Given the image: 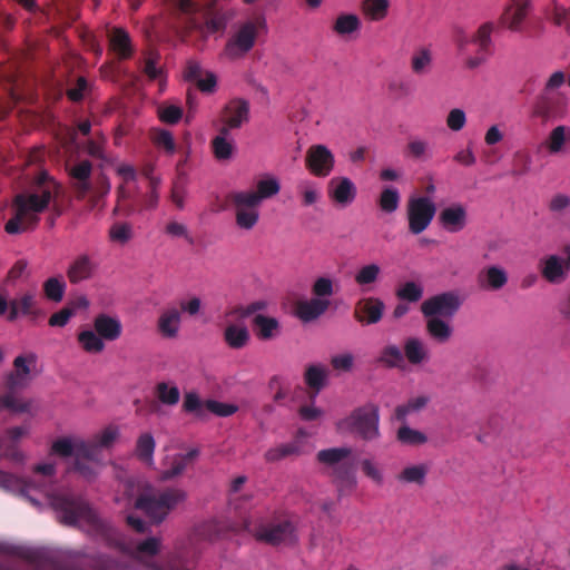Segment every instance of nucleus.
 I'll return each instance as SVG.
<instances>
[{
    "label": "nucleus",
    "instance_id": "obj_1",
    "mask_svg": "<svg viewBox=\"0 0 570 570\" xmlns=\"http://www.w3.org/2000/svg\"><path fill=\"white\" fill-rule=\"evenodd\" d=\"M0 488L19 493L38 505L41 500L52 507L58 519L69 525H77L87 532L109 535L112 529L83 501H76L61 494L49 493L46 489L27 484L16 476L0 471Z\"/></svg>",
    "mask_w": 570,
    "mask_h": 570
},
{
    "label": "nucleus",
    "instance_id": "obj_2",
    "mask_svg": "<svg viewBox=\"0 0 570 570\" xmlns=\"http://www.w3.org/2000/svg\"><path fill=\"white\" fill-rule=\"evenodd\" d=\"M130 497H135V507L146 513L156 523L163 522L169 512L185 502L187 493L177 488L157 492L146 480L130 481L127 484Z\"/></svg>",
    "mask_w": 570,
    "mask_h": 570
},
{
    "label": "nucleus",
    "instance_id": "obj_3",
    "mask_svg": "<svg viewBox=\"0 0 570 570\" xmlns=\"http://www.w3.org/2000/svg\"><path fill=\"white\" fill-rule=\"evenodd\" d=\"M50 199L51 190L48 186H40L36 190L18 195L13 203V216L6 224V232L20 234L32 228Z\"/></svg>",
    "mask_w": 570,
    "mask_h": 570
},
{
    "label": "nucleus",
    "instance_id": "obj_4",
    "mask_svg": "<svg viewBox=\"0 0 570 570\" xmlns=\"http://www.w3.org/2000/svg\"><path fill=\"white\" fill-rule=\"evenodd\" d=\"M493 29L492 22H484L472 36L463 30H458L455 36L458 52L464 57V66L468 69H475L485 61L492 43Z\"/></svg>",
    "mask_w": 570,
    "mask_h": 570
},
{
    "label": "nucleus",
    "instance_id": "obj_5",
    "mask_svg": "<svg viewBox=\"0 0 570 570\" xmlns=\"http://www.w3.org/2000/svg\"><path fill=\"white\" fill-rule=\"evenodd\" d=\"M50 451L60 456H73V469L83 479L90 480L95 476V469L90 464L92 451L88 441L82 438L72 434L59 436L52 442Z\"/></svg>",
    "mask_w": 570,
    "mask_h": 570
},
{
    "label": "nucleus",
    "instance_id": "obj_6",
    "mask_svg": "<svg viewBox=\"0 0 570 570\" xmlns=\"http://www.w3.org/2000/svg\"><path fill=\"white\" fill-rule=\"evenodd\" d=\"M337 430L342 433H355L364 440H375L380 436L379 407L367 403L355 409L348 416L337 422Z\"/></svg>",
    "mask_w": 570,
    "mask_h": 570
},
{
    "label": "nucleus",
    "instance_id": "obj_7",
    "mask_svg": "<svg viewBox=\"0 0 570 570\" xmlns=\"http://www.w3.org/2000/svg\"><path fill=\"white\" fill-rule=\"evenodd\" d=\"M244 528L256 540L277 546L296 541L295 527L289 521L272 522L262 517H255L244 522Z\"/></svg>",
    "mask_w": 570,
    "mask_h": 570
},
{
    "label": "nucleus",
    "instance_id": "obj_8",
    "mask_svg": "<svg viewBox=\"0 0 570 570\" xmlns=\"http://www.w3.org/2000/svg\"><path fill=\"white\" fill-rule=\"evenodd\" d=\"M262 307L263 304L261 303L252 304L246 308H239L226 315L224 340L230 348L239 350L248 344L250 334L244 318Z\"/></svg>",
    "mask_w": 570,
    "mask_h": 570
},
{
    "label": "nucleus",
    "instance_id": "obj_9",
    "mask_svg": "<svg viewBox=\"0 0 570 570\" xmlns=\"http://www.w3.org/2000/svg\"><path fill=\"white\" fill-rule=\"evenodd\" d=\"M165 452L163 469L159 474L163 481H169L181 475L198 455L197 449L181 444H169L165 446Z\"/></svg>",
    "mask_w": 570,
    "mask_h": 570
},
{
    "label": "nucleus",
    "instance_id": "obj_10",
    "mask_svg": "<svg viewBox=\"0 0 570 570\" xmlns=\"http://www.w3.org/2000/svg\"><path fill=\"white\" fill-rule=\"evenodd\" d=\"M265 27V20L256 17L242 22L226 45L225 53L237 58L248 52L255 45L258 31Z\"/></svg>",
    "mask_w": 570,
    "mask_h": 570
},
{
    "label": "nucleus",
    "instance_id": "obj_11",
    "mask_svg": "<svg viewBox=\"0 0 570 570\" xmlns=\"http://www.w3.org/2000/svg\"><path fill=\"white\" fill-rule=\"evenodd\" d=\"M435 215V204L429 197H411L407 203V219L410 230L417 235L424 232Z\"/></svg>",
    "mask_w": 570,
    "mask_h": 570
},
{
    "label": "nucleus",
    "instance_id": "obj_12",
    "mask_svg": "<svg viewBox=\"0 0 570 570\" xmlns=\"http://www.w3.org/2000/svg\"><path fill=\"white\" fill-rule=\"evenodd\" d=\"M461 306L458 293L450 291L433 295L421 304L423 316L452 318Z\"/></svg>",
    "mask_w": 570,
    "mask_h": 570
},
{
    "label": "nucleus",
    "instance_id": "obj_13",
    "mask_svg": "<svg viewBox=\"0 0 570 570\" xmlns=\"http://www.w3.org/2000/svg\"><path fill=\"white\" fill-rule=\"evenodd\" d=\"M304 164L313 176L325 178L334 170L335 156L326 145L315 144L307 148Z\"/></svg>",
    "mask_w": 570,
    "mask_h": 570
},
{
    "label": "nucleus",
    "instance_id": "obj_14",
    "mask_svg": "<svg viewBox=\"0 0 570 570\" xmlns=\"http://www.w3.org/2000/svg\"><path fill=\"white\" fill-rule=\"evenodd\" d=\"M232 203L235 210V222L238 228L252 230L259 220V206L244 193L232 194Z\"/></svg>",
    "mask_w": 570,
    "mask_h": 570
},
{
    "label": "nucleus",
    "instance_id": "obj_15",
    "mask_svg": "<svg viewBox=\"0 0 570 570\" xmlns=\"http://www.w3.org/2000/svg\"><path fill=\"white\" fill-rule=\"evenodd\" d=\"M328 198L338 208H347L357 196L355 183L347 176H335L328 181Z\"/></svg>",
    "mask_w": 570,
    "mask_h": 570
},
{
    "label": "nucleus",
    "instance_id": "obj_16",
    "mask_svg": "<svg viewBox=\"0 0 570 570\" xmlns=\"http://www.w3.org/2000/svg\"><path fill=\"white\" fill-rule=\"evenodd\" d=\"M121 429L116 424H109L100 429L95 433L91 441H88L89 446L92 451V456L90 458L91 468L95 469V475L98 473L101 468V462L98 458V452L101 450L111 449L120 439Z\"/></svg>",
    "mask_w": 570,
    "mask_h": 570
},
{
    "label": "nucleus",
    "instance_id": "obj_17",
    "mask_svg": "<svg viewBox=\"0 0 570 570\" xmlns=\"http://www.w3.org/2000/svg\"><path fill=\"white\" fill-rule=\"evenodd\" d=\"M439 220L443 229L449 233H458L465 228L469 222L466 205L462 203H452L443 207L439 215Z\"/></svg>",
    "mask_w": 570,
    "mask_h": 570
},
{
    "label": "nucleus",
    "instance_id": "obj_18",
    "mask_svg": "<svg viewBox=\"0 0 570 570\" xmlns=\"http://www.w3.org/2000/svg\"><path fill=\"white\" fill-rule=\"evenodd\" d=\"M252 200L261 205L264 200L277 196L281 191V180L271 173L261 175L253 189L240 190Z\"/></svg>",
    "mask_w": 570,
    "mask_h": 570
},
{
    "label": "nucleus",
    "instance_id": "obj_19",
    "mask_svg": "<svg viewBox=\"0 0 570 570\" xmlns=\"http://www.w3.org/2000/svg\"><path fill=\"white\" fill-rule=\"evenodd\" d=\"M383 301L375 296H365L355 304V318L366 325L379 323L384 314Z\"/></svg>",
    "mask_w": 570,
    "mask_h": 570
},
{
    "label": "nucleus",
    "instance_id": "obj_20",
    "mask_svg": "<svg viewBox=\"0 0 570 570\" xmlns=\"http://www.w3.org/2000/svg\"><path fill=\"white\" fill-rule=\"evenodd\" d=\"M478 285L488 292L501 291L509 282L508 271L499 265L491 264L484 266L478 274Z\"/></svg>",
    "mask_w": 570,
    "mask_h": 570
},
{
    "label": "nucleus",
    "instance_id": "obj_21",
    "mask_svg": "<svg viewBox=\"0 0 570 570\" xmlns=\"http://www.w3.org/2000/svg\"><path fill=\"white\" fill-rule=\"evenodd\" d=\"M381 279L382 267L375 262L361 265L353 275V281L362 293L375 291L381 283Z\"/></svg>",
    "mask_w": 570,
    "mask_h": 570
},
{
    "label": "nucleus",
    "instance_id": "obj_22",
    "mask_svg": "<svg viewBox=\"0 0 570 570\" xmlns=\"http://www.w3.org/2000/svg\"><path fill=\"white\" fill-rule=\"evenodd\" d=\"M37 356L33 353L20 355L14 360V372L10 377L13 387L28 384L37 374Z\"/></svg>",
    "mask_w": 570,
    "mask_h": 570
},
{
    "label": "nucleus",
    "instance_id": "obj_23",
    "mask_svg": "<svg viewBox=\"0 0 570 570\" xmlns=\"http://www.w3.org/2000/svg\"><path fill=\"white\" fill-rule=\"evenodd\" d=\"M120 547L130 558L138 561H146L160 551L161 540L156 537H150L140 542H124Z\"/></svg>",
    "mask_w": 570,
    "mask_h": 570
},
{
    "label": "nucleus",
    "instance_id": "obj_24",
    "mask_svg": "<svg viewBox=\"0 0 570 570\" xmlns=\"http://www.w3.org/2000/svg\"><path fill=\"white\" fill-rule=\"evenodd\" d=\"M249 119V106L244 100H233L224 109L222 121L227 131L237 129Z\"/></svg>",
    "mask_w": 570,
    "mask_h": 570
},
{
    "label": "nucleus",
    "instance_id": "obj_25",
    "mask_svg": "<svg viewBox=\"0 0 570 570\" xmlns=\"http://www.w3.org/2000/svg\"><path fill=\"white\" fill-rule=\"evenodd\" d=\"M331 302H324L315 296L301 298L295 305V315L304 323H309L322 316L330 307Z\"/></svg>",
    "mask_w": 570,
    "mask_h": 570
},
{
    "label": "nucleus",
    "instance_id": "obj_26",
    "mask_svg": "<svg viewBox=\"0 0 570 570\" xmlns=\"http://www.w3.org/2000/svg\"><path fill=\"white\" fill-rule=\"evenodd\" d=\"M540 272L551 284H560L566 278L567 261L558 255H548L540 259Z\"/></svg>",
    "mask_w": 570,
    "mask_h": 570
},
{
    "label": "nucleus",
    "instance_id": "obj_27",
    "mask_svg": "<svg viewBox=\"0 0 570 570\" xmlns=\"http://www.w3.org/2000/svg\"><path fill=\"white\" fill-rule=\"evenodd\" d=\"M212 150L215 158L219 161L232 160L237 150L236 141L227 128H220L218 134L212 140Z\"/></svg>",
    "mask_w": 570,
    "mask_h": 570
},
{
    "label": "nucleus",
    "instance_id": "obj_28",
    "mask_svg": "<svg viewBox=\"0 0 570 570\" xmlns=\"http://www.w3.org/2000/svg\"><path fill=\"white\" fill-rule=\"evenodd\" d=\"M185 77L195 81L203 92H214L217 86V77L209 70H204L198 62H189L185 71Z\"/></svg>",
    "mask_w": 570,
    "mask_h": 570
},
{
    "label": "nucleus",
    "instance_id": "obj_29",
    "mask_svg": "<svg viewBox=\"0 0 570 570\" xmlns=\"http://www.w3.org/2000/svg\"><path fill=\"white\" fill-rule=\"evenodd\" d=\"M37 295L33 292L23 293L9 303L8 320L16 321L22 316H35Z\"/></svg>",
    "mask_w": 570,
    "mask_h": 570
},
{
    "label": "nucleus",
    "instance_id": "obj_30",
    "mask_svg": "<svg viewBox=\"0 0 570 570\" xmlns=\"http://www.w3.org/2000/svg\"><path fill=\"white\" fill-rule=\"evenodd\" d=\"M155 449L156 440L154 435L150 432H142L136 440L134 455L146 466L155 469Z\"/></svg>",
    "mask_w": 570,
    "mask_h": 570
},
{
    "label": "nucleus",
    "instance_id": "obj_31",
    "mask_svg": "<svg viewBox=\"0 0 570 570\" xmlns=\"http://www.w3.org/2000/svg\"><path fill=\"white\" fill-rule=\"evenodd\" d=\"M403 354L412 365H422L430 361L429 346L419 337H410L404 342Z\"/></svg>",
    "mask_w": 570,
    "mask_h": 570
},
{
    "label": "nucleus",
    "instance_id": "obj_32",
    "mask_svg": "<svg viewBox=\"0 0 570 570\" xmlns=\"http://www.w3.org/2000/svg\"><path fill=\"white\" fill-rule=\"evenodd\" d=\"M94 328L105 341H116L122 333V324L120 320L107 314H100L95 317Z\"/></svg>",
    "mask_w": 570,
    "mask_h": 570
},
{
    "label": "nucleus",
    "instance_id": "obj_33",
    "mask_svg": "<svg viewBox=\"0 0 570 570\" xmlns=\"http://www.w3.org/2000/svg\"><path fill=\"white\" fill-rule=\"evenodd\" d=\"M352 454L348 446L328 448L317 452L316 460L327 469L337 470Z\"/></svg>",
    "mask_w": 570,
    "mask_h": 570
},
{
    "label": "nucleus",
    "instance_id": "obj_34",
    "mask_svg": "<svg viewBox=\"0 0 570 570\" xmlns=\"http://www.w3.org/2000/svg\"><path fill=\"white\" fill-rule=\"evenodd\" d=\"M529 3L525 1L513 0L507 7L501 16V23L510 30L517 31L520 29L524 18L528 14Z\"/></svg>",
    "mask_w": 570,
    "mask_h": 570
},
{
    "label": "nucleus",
    "instance_id": "obj_35",
    "mask_svg": "<svg viewBox=\"0 0 570 570\" xmlns=\"http://www.w3.org/2000/svg\"><path fill=\"white\" fill-rule=\"evenodd\" d=\"M97 268V264L87 255L78 256L67 271L71 283H79L90 278Z\"/></svg>",
    "mask_w": 570,
    "mask_h": 570
},
{
    "label": "nucleus",
    "instance_id": "obj_36",
    "mask_svg": "<svg viewBox=\"0 0 570 570\" xmlns=\"http://www.w3.org/2000/svg\"><path fill=\"white\" fill-rule=\"evenodd\" d=\"M360 28L361 19L356 13L352 12H341L332 24L333 32L343 38L352 37Z\"/></svg>",
    "mask_w": 570,
    "mask_h": 570
},
{
    "label": "nucleus",
    "instance_id": "obj_37",
    "mask_svg": "<svg viewBox=\"0 0 570 570\" xmlns=\"http://www.w3.org/2000/svg\"><path fill=\"white\" fill-rule=\"evenodd\" d=\"M297 193L303 207H315L322 199L320 184L309 178L299 180Z\"/></svg>",
    "mask_w": 570,
    "mask_h": 570
},
{
    "label": "nucleus",
    "instance_id": "obj_38",
    "mask_svg": "<svg viewBox=\"0 0 570 570\" xmlns=\"http://www.w3.org/2000/svg\"><path fill=\"white\" fill-rule=\"evenodd\" d=\"M180 312L175 308H167L158 318V330L164 337L175 338L180 330Z\"/></svg>",
    "mask_w": 570,
    "mask_h": 570
},
{
    "label": "nucleus",
    "instance_id": "obj_39",
    "mask_svg": "<svg viewBox=\"0 0 570 570\" xmlns=\"http://www.w3.org/2000/svg\"><path fill=\"white\" fill-rule=\"evenodd\" d=\"M426 318V331L429 335L438 343H446L453 335L452 325L448 320L433 316H424Z\"/></svg>",
    "mask_w": 570,
    "mask_h": 570
},
{
    "label": "nucleus",
    "instance_id": "obj_40",
    "mask_svg": "<svg viewBox=\"0 0 570 570\" xmlns=\"http://www.w3.org/2000/svg\"><path fill=\"white\" fill-rule=\"evenodd\" d=\"M68 170L79 194L85 195L90 190L91 185L89 178L91 174V164L89 161L82 160L78 164L70 165Z\"/></svg>",
    "mask_w": 570,
    "mask_h": 570
},
{
    "label": "nucleus",
    "instance_id": "obj_41",
    "mask_svg": "<svg viewBox=\"0 0 570 570\" xmlns=\"http://www.w3.org/2000/svg\"><path fill=\"white\" fill-rule=\"evenodd\" d=\"M337 288L338 281L335 276L322 275L314 279L311 291L316 298L331 302V297L336 293Z\"/></svg>",
    "mask_w": 570,
    "mask_h": 570
},
{
    "label": "nucleus",
    "instance_id": "obj_42",
    "mask_svg": "<svg viewBox=\"0 0 570 570\" xmlns=\"http://www.w3.org/2000/svg\"><path fill=\"white\" fill-rule=\"evenodd\" d=\"M77 340L81 350L89 354H100L106 347L105 340L95 328L80 331Z\"/></svg>",
    "mask_w": 570,
    "mask_h": 570
},
{
    "label": "nucleus",
    "instance_id": "obj_43",
    "mask_svg": "<svg viewBox=\"0 0 570 570\" xmlns=\"http://www.w3.org/2000/svg\"><path fill=\"white\" fill-rule=\"evenodd\" d=\"M306 434L303 431H298L297 438L295 441L289 443H284L276 445L272 449H269L265 458L268 461H278L282 460L285 456L293 455V454H299L302 452V445L299 443V438H305Z\"/></svg>",
    "mask_w": 570,
    "mask_h": 570
},
{
    "label": "nucleus",
    "instance_id": "obj_44",
    "mask_svg": "<svg viewBox=\"0 0 570 570\" xmlns=\"http://www.w3.org/2000/svg\"><path fill=\"white\" fill-rule=\"evenodd\" d=\"M428 474V466L423 463L409 464L397 475V481L403 484L423 485Z\"/></svg>",
    "mask_w": 570,
    "mask_h": 570
},
{
    "label": "nucleus",
    "instance_id": "obj_45",
    "mask_svg": "<svg viewBox=\"0 0 570 570\" xmlns=\"http://www.w3.org/2000/svg\"><path fill=\"white\" fill-rule=\"evenodd\" d=\"M254 326L256 334L261 340H272L279 334V323L274 317L262 314L256 315L254 318Z\"/></svg>",
    "mask_w": 570,
    "mask_h": 570
},
{
    "label": "nucleus",
    "instance_id": "obj_46",
    "mask_svg": "<svg viewBox=\"0 0 570 570\" xmlns=\"http://www.w3.org/2000/svg\"><path fill=\"white\" fill-rule=\"evenodd\" d=\"M429 403L430 396L425 394L414 395L406 403L395 409V415L399 420H405L407 416L423 411Z\"/></svg>",
    "mask_w": 570,
    "mask_h": 570
},
{
    "label": "nucleus",
    "instance_id": "obj_47",
    "mask_svg": "<svg viewBox=\"0 0 570 570\" xmlns=\"http://www.w3.org/2000/svg\"><path fill=\"white\" fill-rule=\"evenodd\" d=\"M328 370L325 365L313 364L306 368L305 382L306 384L318 393L327 382Z\"/></svg>",
    "mask_w": 570,
    "mask_h": 570
},
{
    "label": "nucleus",
    "instance_id": "obj_48",
    "mask_svg": "<svg viewBox=\"0 0 570 570\" xmlns=\"http://www.w3.org/2000/svg\"><path fill=\"white\" fill-rule=\"evenodd\" d=\"M433 52L430 48L417 49L411 58V68L415 75H425L432 68Z\"/></svg>",
    "mask_w": 570,
    "mask_h": 570
},
{
    "label": "nucleus",
    "instance_id": "obj_49",
    "mask_svg": "<svg viewBox=\"0 0 570 570\" xmlns=\"http://www.w3.org/2000/svg\"><path fill=\"white\" fill-rule=\"evenodd\" d=\"M183 407L197 419L205 420L207 417V401H203L196 392L191 391L185 394Z\"/></svg>",
    "mask_w": 570,
    "mask_h": 570
},
{
    "label": "nucleus",
    "instance_id": "obj_50",
    "mask_svg": "<svg viewBox=\"0 0 570 570\" xmlns=\"http://www.w3.org/2000/svg\"><path fill=\"white\" fill-rule=\"evenodd\" d=\"M224 525L218 519H209L195 528V534L204 540H215L222 535Z\"/></svg>",
    "mask_w": 570,
    "mask_h": 570
},
{
    "label": "nucleus",
    "instance_id": "obj_51",
    "mask_svg": "<svg viewBox=\"0 0 570 570\" xmlns=\"http://www.w3.org/2000/svg\"><path fill=\"white\" fill-rule=\"evenodd\" d=\"M156 394L158 400L166 405H176L180 399L179 389L173 382L158 383Z\"/></svg>",
    "mask_w": 570,
    "mask_h": 570
},
{
    "label": "nucleus",
    "instance_id": "obj_52",
    "mask_svg": "<svg viewBox=\"0 0 570 570\" xmlns=\"http://www.w3.org/2000/svg\"><path fill=\"white\" fill-rule=\"evenodd\" d=\"M110 48L119 57H128L131 52L128 35L121 29H115L110 35Z\"/></svg>",
    "mask_w": 570,
    "mask_h": 570
},
{
    "label": "nucleus",
    "instance_id": "obj_53",
    "mask_svg": "<svg viewBox=\"0 0 570 570\" xmlns=\"http://www.w3.org/2000/svg\"><path fill=\"white\" fill-rule=\"evenodd\" d=\"M341 497L351 494L357 487V478L353 471H340L334 479Z\"/></svg>",
    "mask_w": 570,
    "mask_h": 570
},
{
    "label": "nucleus",
    "instance_id": "obj_54",
    "mask_svg": "<svg viewBox=\"0 0 570 570\" xmlns=\"http://www.w3.org/2000/svg\"><path fill=\"white\" fill-rule=\"evenodd\" d=\"M390 0H364L365 14L374 21L383 20L389 12Z\"/></svg>",
    "mask_w": 570,
    "mask_h": 570
},
{
    "label": "nucleus",
    "instance_id": "obj_55",
    "mask_svg": "<svg viewBox=\"0 0 570 570\" xmlns=\"http://www.w3.org/2000/svg\"><path fill=\"white\" fill-rule=\"evenodd\" d=\"M380 208L387 214L396 212L400 205V194L395 187L384 188L379 198Z\"/></svg>",
    "mask_w": 570,
    "mask_h": 570
},
{
    "label": "nucleus",
    "instance_id": "obj_56",
    "mask_svg": "<svg viewBox=\"0 0 570 570\" xmlns=\"http://www.w3.org/2000/svg\"><path fill=\"white\" fill-rule=\"evenodd\" d=\"M568 3L567 1L553 0L552 7L549 11L550 21L558 26L568 29Z\"/></svg>",
    "mask_w": 570,
    "mask_h": 570
},
{
    "label": "nucleus",
    "instance_id": "obj_57",
    "mask_svg": "<svg viewBox=\"0 0 570 570\" xmlns=\"http://www.w3.org/2000/svg\"><path fill=\"white\" fill-rule=\"evenodd\" d=\"M66 291V283L58 277L48 278L43 284V292L48 299L60 302Z\"/></svg>",
    "mask_w": 570,
    "mask_h": 570
},
{
    "label": "nucleus",
    "instance_id": "obj_58",
    "mask_svg": "<svg viewBox=\"0 0 570 570\" xmlns=\"http://www.w3.org/2000/svg\"><path fill=\"white\" fill-rule=\"evenodd\" d=\"M404 354L396 345L385 346L380 354L379 361L386 366L396 367L403 363Z\"/></svg>",
    "mask_w": 570,
    "mask_h": 570
},
{
    "label": "nucleus",
    "instance_id": "obj_59",
    "mask_svg": "<svg viewBox=\"0 0 570 570\" xmlns=\"http://www.w3.org/2000/svg\"><path fill=\"white\" fill-rule=\"evenodd\" d=\"M157 114L159 119L166 124H176L183 116V109L174 104H161L158 106Z\"/></svg>",
    "mask_w": 570,
    "mask_h": 570
},
{
    "label": "nucleus",
    "instance_id": "obj_60",
    "mask_svg": "<svg viewBox=\"0 0 570 570\" xmlns=\"http://www.w3.org/2000/svg\"><path fill=\"white\" fill-rule=\"evenodd\" d=\"M396 295L403 301L417 302L423 296V287L415 282H406L399 287Z\"/></svg>",
    "mask_w": 570,
    "mask_h": 570
},
{
    "label": "nucleus",
    "instance_id": "obj_61",
    "mask_svg": "<svg viewBox=\"0 0 570 570\" xmlns=\"http://www.w3.org/2000/svg\"><path fill=\"white\" fill-rule=\"evenodd\" d=\"M567 140V128L564 126L556 127L549 135L547 148L550 154H558L562 150Z\"/></svg>",
    "mask_w": 570,
    "mask_h": 570
},
{
    "label": "nucleus",
    "instance_id": "obj_62",
    "mask_svg": "<svg viewBox=\"0 0 570 570\" xmlns=\"http://www.w3.org/2000/svg\"><path fill=\"white\" fill-rule=\"evenodd\" d=\"M331 365L337 373L351 372L354 366V355L351 352H340L331 356Z\"/></svg>",
    "mask_w": 570,
    "mask_h": 570
},
{
    "label": "nucleus",
    "instance_id": "obj_63",
    "mask_svg": "<svg viewBox=\"0 0 570 570\" xmlns=\"http://www.w3.org/2000/svg\"><path fill=\"white\" fill-rule=\"evenodd\" d=\"M407 151L411 157L422 159L431 155V147L428 140L414 137L407 142Z\"/></svg>",
    "mask_w": 570,
    "mask_h": 570
},
{
    "label": "nucleus",
    "instance_id": "obj_64",
    "mask_svg": "<svg viewBox=\"0 0 570 570\" xmlns=\"http://www.w3.org/2000/svg\"><path fill=\"white\" fill-rule=\"evenodd\" d=\"M397 439L404 444H422L426 441V436L422 432L407 425L399 429Z\"/></svg>",
    "mask_w": 570,
    "mask_h": 570
}]
</instances>
